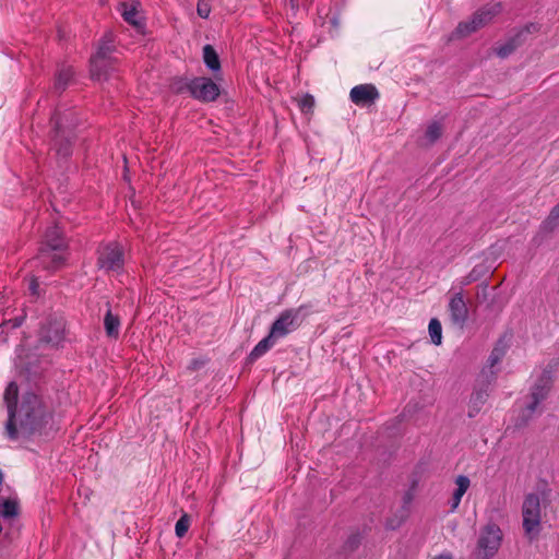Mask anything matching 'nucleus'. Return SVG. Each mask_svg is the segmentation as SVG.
Returning a JSON list of instances; mask_svg holds the SVG:
<instances>
[{"mask_svg":"<svg viewBox=\"0 0 559 559\" xmlns=\"http://www.w3.org/2000/svg\"><path fill=\"white\" fill-rule=\"evenodd\" d=\"M429 335L435 345H440L442 340V326L438 319H431L428 325Z\"/></svg>","mask_w":559,"mask_h":559,"instance_id":"21","label":"nucleus"},{"mask_svg":"<svg viewBox=\"0 0 559 559\" xmlns=\"http://www.w3.org/2000/svg\"><path fill=\"white\" fill-rule=\"evenodd\" d=\"M17 385L10 382L4 391L8 408L5 436L11 441H22L40 433L51 420V409L35 393L28 392L17 399Z\"/></svg>","mask_w":559,"mask_h":559,"instance_id":"1","label":"nucleus"},{"mask_svg":"<svg viewBox=\"0 0 559 559\" xmlns=\"http://www.w3.org/2000/svg\"><path fill=\"white\" fill-rule=\"evenodd\" d=\"M518 45H519V41L516 38L510 39L504 45L497 47L496 53L501 58H506L515 50Z\"/></svg>","mask_w":559,"mask_h":559,"instance_id":"23","label":"nucleus"},{"mask_svg":"<svg viewBox=\"0 0 559 559\" xmlns=\"http://www.w3.org/2000/svg\"><path fill=\"white\" fill-rule=\"evenodd\" d=\"M297 313L294 311H285L283 312L278 319L273 323L270 334L277 341L281 337H284L289 332L294 331L297 326L296 324Z\"/></svg>","mask_w":559,"mask_h":559,"instance_id":"12","label":"nucleus"},{"mask_svg":"<svg viewBox=\"0 0 559 559\" xmlns=\"http://www.w3.org/2000/svg\"><path fill=\"white\" fill-rule=\"evenodd\" d=\"M471 481L467 476L460 475L455 478V489L451 498V510L454 511L461 503L462 497L469 488Z\"/></svg>","mask_w":559,"mask_h":559,"instance_id":"15","label":"nucleus"},{"mask_svg":"<svg viewBox=\"0 0 559 559\" xmlns=\"http://www.w3.org/2000/svg\"><path fill=\"white\" fill-rule=\"evenodd\" d=\"M448 311L451 323L462 329L468 319V308L462 290L451 294Z\"/></svg>","mask_w":559,"mask_h":559,"instance_id":"9","label":"nucleus"},{"mask_svg":"<svg viewBox=\"0 0 559 559\" xmlns=\"http://www.w3.org/2000/svg\"><path fill=\"white\" fill-rule=\"evenodd\" d=\"M349 97L354 104L358 106H367L373 104L378 99L379 93L371 84H360L350 90Z\"/></svg>","mask_w":559,"mask_h":559,"instance_id":"13","label":"nucleus"},{"mask_svg":"<svg viewBox=\"0 0 559 559\" xmlns=\"http://www.w3.org/2000/svg\"><path fill=\"white\" fill-rule=\"evenodd\" d=\"M506 354V347L504 345H501V344H498L491 352L489 358H488V364L490 366V368H493L496 367L500 361L501 359L503 358Z\"/></svg>","mask_w":559,"mask_h":559,"instance_id":"22","label":"nucleus"},{"mask_svg":"<svg viewBox=\"0 0 559 559\" xmlns=\"http://www.w3.org/2000/svg\"><path fill=\"white\" fill-rule=\"evenodd\" d=\"M104 326L108 337L117 338L119 336L120 320L110 310L105 314Z\"/></svg>","mask_w":559,"mask_h":559,"instance_id":"16","label":"nucleus"},{"mask_svg":"<svg viewBox=\"0 0 559 559\" xmlns=\"http://www.w3.org/2000/svg\"><path fill=\"white\" fill-rule=\"evenodd\" d=\"M115 70V60L111 58V64L110 66H103L102 67V72L103 73H106V78H103L100 80H98L99 82L100 81H106L110 78L111 75V72Z\"/></svg>","mask_w":559,"mask_h":559,"instance_id":"30","label":"nucleus"},{"mask_svg":"<svg viewBox=\"0 0 559 559\" xmlns=\"http://www.w3.org/2000/svg\"><path fill=\"white\" fill-rule=\"evenodd\" d=\"M314 105V99L311 95L306 94L301 96L298 100V106L304 112H308L312 109Z\"/></svg>","mask_w":559,"mask_h":559,"instance_id":"26","label":"nucleus"},{"mask_svg":"<svg viewBox=\"0 0 559 559\" xmlns=\"http://www.w3.org/2000/svg\"><path fill=\"white\" fill-rule=\"evenodd\" d=\"M111 40H104L98 47L96 53L91 59V75L94 80L106 78V73L102 72L103 66L111 64Z\"/></svg>","mask_w":559,"mask_h":559,"instance_id":"10","label":"nucleus"},{"mask_svg":"<svg viewBox=\"0 0 559 559\" xmlns=\"http://www.w3.org/2000/svg\"><path fill=\"white\" fill-rule=\"evenodd\" d=\"M276 343V340L269 333L263 340H261L250 353V359L255 360L263 356L270 348Z\"/></svg>","mask_w":559,"mask_h":559,"instance_id":"17","label":"nucleus"},{"mask_svg":"<svg viewBox=\"0 0 559 559\" xmlns=\"http://www.w3.org/2000/svg\"><path fill=\"white\" fill-rule=\"evenodd\" d=\"M52 122L55 124V129L57 133L61 132L63 129V122L61 118L59 117V114H56V116L52 118Z\"/></svg>","mask_w":559,"mask_h":559,"instance_id":"31","label":"nucleus"},{"mask_svg":"<svg viewBox=\"0 0 559 559\" xmlns=\"http://www.w3.org/2000/svg\"><path fill=\"white\" fill-rule=\"evenodd\" d=\"M551 377L545 373L533 385L531 391L532 402L526 406V411L530 414H534L537 411L538 405L548 396L551 389Z\"/></svg>","mask_w":559,"mask_h":559,"instance_id":"11","label":"nucleus"},{"mask_svg":"<svg viewBox=\"0 0 559 559\" xmlns=\"http://www.w3.org/2000/svg\"><path fill=\"white\" fill-rule=\"evenodd\" d=\"M39 338L43 343L51 346H59L64 340V320L61 317H55L43 324Z\"/></svg>","mask_w":559,"mask_h":559,"instance_id":"8","label":"nucleus"},{"mask_svg":"<svg viewBox=\"0 0 559 559\" xmlns=\"http://www.w3.org/2000/svg\"><path fill=\"white\" fill-rule=\"evenodd\" d=\"M523 530L530 538L539 533L540 527V498L537 493L525 496L522 504Z\"/></svg>","mask_w":559,"mask_h":559,"instance_id":"4","label":"nucleus"},{"mask_svg":"<svg viewBox=\"0 0 559 559\" xmlns=\"http://www.w3.org/2000/svg\"><path fill=\"white\" fill-rule=\"evenodd\" d=\"M190 526V519L187 514H183L176 523L175 531L178 537H183Z\"/></svg>","mask_w":559,"mask_h":559,"instance_id":"24","label":"nucleus"},{"mask_svg":"<svg viewBox=\"0 0 559 559\" xmlns=\"http://www.w3.org/2000/svg\"><path fill=\"white\" fill-rule=\"evenodd\" d=\"M443 128L438 121H432L428 124L425 138L429 144L435 143L442 135Z\"/></svg>","mask_w":559,"mask_h":559,"instance_id":"20","label":"nucleus"},{"mask_svg":"<svg viewBox=\"0 0 559 559\" xmlns=\"http://www.w3.org/2000/svg\"><path fill=\"white\" fill-rule=\"evenodd\" d=\"M502 540L501 530L496 524L487 525L478 539L479 559H489L499 549Z\"/></svg>","mask_w":559,"mask_h":559,"instance_id":"7","label":"nucleus"},{"mask_svg":"<svg viewBox=\"0 0 559 559\" xmlns=\"http://www.w3.org/2000/svg\"><path fill=\"white\" fill-rule=\"evenodd\" d=\"M203 60L205 66L213 72L219 71L221 62L218 56L211 45H205L203 48Z\"/></svg>","mask_w":559,"mask_h":559,"instance_id":"18","label":"nucleus"},{"mask_svg":"<svg viewBox=\"0 0 559 559\" xmlns=\"http://www.w3.org/2000/svg\"><path fill=\"white\" fill-rule=\"evenodd\" d=\"M531 27H532L533 29H536V26H535L534 24H532L530 27H527V28L525 29V32H530V28H531ZM523 33H524V31H522V32L518 35V37L522 36V34H523Z\"/></svg>","mask_w":559,"mask_h":559,"instance_id":"35","label":"nucleus"},{"mask_svg":"<svg viewBox=\"0 0 559 559\" xmlns=\"http://www.w3.org/2000/svg\"><path fill=\"white\" fill-rule=\"evenodd\" d=\"M37 287H38V284H37L35 281H33V282L31 283V287H29V288H31V290L33 292V294H36V289H37Z\"/></svg>","mask_w":559,"mask_h":559,"instance_id":"33","label":"nucleus"},{"mask_svg":"<svg viewBox=\"0 0 559 559\" xmlns=\"http://www.w3.org/2000/svg\"><path fill=\"white\" fill-rule=\"evenodd\" d=\"M488 394L486 392H475L472 394L471 403L478 408L486 401Z\"/></svg>","mask_w":559,"mask_h":559,"instance_id":"29","label":"nucleus"},{"mask_svg":"<svg viewBox=\"0 0 559 559\" xmlns=\"http://www.w3.org/2000/svg\"><path fill=\"white\" fill-rule=\"evenodd\" d=\"M501 12L500 3L487 4L473 14L471 20L461 22L453 37H465L487 25L496 15Z\"/></svg>","mask_w":559,"mask_h":559,"instance_id":"3","label":"nucleus"},{"mask_svg":"<svg viewBox=\"0 0 559 559\" xmlns=\"http://www.w3.org/2000/svg\"><path fill=\"white\" fill-rule=\"evenodd\" d=\"M182 90H183V87H182V86H178V87H176V91H177V92H182Z\"/></svg>","mask_w":559,"mask_h":559,"instance_id":"36","label":"nucleus"},{"mask_svg":"<svg viewBox=\"0 0 559 559\" xmlns=\"http://www.w3.org/2000/svg\"><path fill=\"white\" fill-rule=\"evenodd\" d=\"M206 362H207L206 358L195 357L189 361L187 369L190 371H197V370L202 369L206 365Z\"/></svg>","mask_w":559,"mask_h":559,"instance_id":"27","label":"nucleus"},{"mask_svg":"<svg viewBox=\"0 0 559 559\" xmlns=\"http://www.w3.org/2000/svg\"><path fill=\"white\" fill-rule=\"evenodd\" d=\"M97 264L106 272L119 273L124 264L123 248L118 242H109L98 249Z\"/></svg>","mask_w":559,"mask_h":559,"instance_id":"5","label":"nucleus"},{"mask_svg":"<svg viewBox=\"0 0 559 559\" xmlns=\"http://www.w3.org/2000/svg\"><path fill=\"white\" fill-rule=\"evenodd\" d=\"M73 71L71 68L62 69L57 78V87L58 88H64V86L68 84L70 79L72 78Z\"/></svg>","mask_w":559,"mask_h":559,"instance_id":"25","label":"nucleus"},{"mask_svg":"<svg viewBox=\"0 0 559 559\" xmlns=\"http://www.w3.org/2000/svg\"><path fill=\"white\" fill-rule=\"evenodd\" d=\"M197 12L202 19H207L211 13V7L206 1L200 0L198 2Z\"/></svg>","mask_w":559,"mask_h":559,"instance_id":"28","label":"nucleus"},{"mask_svg":"<svg viewBox=\"0 0 559 559\" xmlns=\"http://www.w3.org/2000/svg\"><path fill=\"white\" fill-rule=\"evenodd\" d=\"M185 85L193 98L204 103L214 102L221 93L218 85L205 76L194 78Z\"/></svg>","mask_w":559,"mask_h":559,"instance_id":"6","label":"nucleus"},{"mask_svg":"<svg viewBox=\"0 0 559 559\" xmlns=\"http://www.w3.org/2000/svg\"><path fill=\"white\" fill-rule=\"evenodd\" d=\"M19 513V502L16 499L10 498L7 499L1 506H0V514L4 519H12L16 516Z\"/></svg>","mask_w":559,"mask_h":559,"instance_id":"19","label":"nucleus"},{"mask_svg":"<svg viewBox=\"0 0 559 559\" xmlns=\"http://www.w3.org/2000/svg\"><path fill=\"white\" fill-rule=\"evenodd\" d=\"M474 280H475L474 277L468 276V277H466V278L463 281V283H462V284H463V285H468V284H469V283H472Z\"/></svg>","mask_w":559,"mask_h":559,"instance_id":"34","label":"nucleus"},{"mask_svg":"<svg viewBox=\"0 0 559 559\" xmlns=\"http://www.w3.org/2000/svg\"><path fill=\"white\" fill-rule=\"evenodd\" d=\"M139 8L140 3L135 0L126 1L119 5V12L123 20L136 28H141L143 26L142 15Z\"/></svg>","mask_w":559,"mask_h":559,"instance_id":"14","label":"nucleus"},{"mask_svg":"<svg viewBox=\"0 0 559 559\" xmlns=\"http://www.w3.org/2000/svg\"><path fill=\"white\" fill-rule=\"evenodd\" d=\"M67 241L63 238L62 230L58 225L51 226L46 230L44 243L40 248V259L45 267L56 270L64 261Z\"/></svg>","mask_w":559,"mask_h":559,"instance_id":"2","label":"nucleus"},{"mask_svg":"<svg viewBox=\"0 0 559 559\" xmlns=\"http://www.w3.org/2000/svg\"><path fill=\"white\" fill-rule=\"evenodd\" d=\"M433 559H453V556L449 552H443L436 556Z\"/></svg>","mask_w":559,"mask_h":559,"instance_id":"32","label":"nucleus"}]
</instances>
